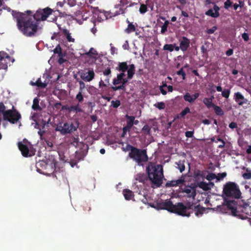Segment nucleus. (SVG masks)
<instances>
[{
    "label": "nucleus",
    "instance_id": "f257e3e1",
    "mask_svg": "<svg viewBox=\"0 0 251 251\" xmlns=\"http://www.w3.org/2000/svg\"><path fill=\"white\" fill-rule=\"evenodd\" d=\"M24 13H18L17 18V26L19 29L26 36H33L37 31L39 23L34 21L32 18L31 11Z\"/></svg>",
    "mask_w": 251,
    "mask_h": 251
},
{
    "label": "nucleus",
    "instance_id": "f03ea898",
    "mask_svg": "<svg viewBox=\"0 0 251 251\" xmlns=\"http://www.w3.org/2000/svg\"><path fill=\"white\" fill-rule=\"evenodd\" d=\"M146 171L152 183L157 187H160L162 183L163 177L162 166L150 162L146 168Z\"/></svg>",
    "mask_w": 251,
    "mask_h": 251
},
{
    "label": "nucleus",
    "instance_id": "7ed1b4c3",
    "mask_svg": "<svg viewBox=\"0 0 251 251\" xmlns=\"http://www.w3.org/2000/svg\"><path fill=\"white\" fill-rule=\"evenodd\" d=\"M127 149L130 150L128 153V156L139 165H142L143 163H146L148 161L149 158L146 150L139 149L130 145H127Z\"/></svg>",
    "mask_w": 251,
    "mask_h": 251
},
{
    "label": "nucleus",
    "instance_id": "20e7f679",
    "mask_svg": "<svg viewBox=\"0 0 251 251\" xmlns=\"http://www.w3.org/2000/svg\"><path fill=\"white\" fill-rule=\"evenodd\" d=\"M223 192V195L228 198L239 199L241 195L238 185L235 183L230 181L224 185Z\"/></svg>",
    "mask_w": 251,
    "mask_h": 251
},
{
    "label": "nucleus",
    "instance_id": "39448f33",
    "mask_svg": "<svg viewBox=\"0 0 251 251\" xmlns=\"http://www.w3.org/2000/svg\"><path fill=\"white\" fill-rule=\"evenodd\" d=\"M3 115V118L4 121H8L10 123L14 124L17 123L21 118L20 113L14 108V106L12 109H9L1 111Z\"/></svg>",
    "mask_w": 251,
    "mask_h": 251
},
{
    "label": "nucleus",
    "instance_id": "423d86ee",
    "mask_svg": "<svg viewBox=\"0 0 251 251\" xmlns=\"http://www.w3.org/2000/svg\"><path fill=\"white\" fill-rule=\"evenodd\" d=\"M52 10L49 7L44 8V9H39L36 13L32 16V18H34V21L38 23L40 21H45L47 18L51 15Z\"/></svg>",
    "mask_w": 251,
    "mask_h": 251
},
{
    "label": "nucleus",
    "instance_id": "0eeeda50",
    "mask_svg": "<svg viewBox=\"0 0 251 251\" xmlns=\"http://www.w3.org/2000/svg\"><path fill=\"white\" fill-rule=\"evenodd\" d=\"M224 203L226 204V205L228 210H231L232 215L238 217L241 219H243L246 218L245 216H241L240 214L237 213V211H238V206H237V202L235 201H229L227 199L224 198Z\"/></svg>",
    "mask_w": 251,
    "mask_h": 251
},
{
    "label": "nucleus",
    "instance_id": "6e6552de",
    "mask_svg": "<svg viewBox=\"0 0 251 251\" xmlns=\"http://www.w3.org/2000/svg\"><path fill=\"white\" fill-rule=\"evenodd\" d=\"M196 183H191L190 185H187L183 187L181 185L180 187V191L182 193L186 194V196L189 198L194 199L196 196Z\"/></svg>",
    "mask_w": 251,
    "mask_h": 251
},
{
    "label": "nucleus",
    "instance_id": "1a4fd4ad",
    "mask_svg": "<svg viewBox=\"0 0 251 251\" xmlns=\"http://www.w3.org/2000/svg\"><path fill=\"white\" fill-rule=\"evenodd\" d=\"M78 126H75L72 123H65L63 126H59L57 129L63 135L71 133L77 130Z\"/></svg>",
    "mask_w": 251,
    "mask_h": 251
},
{
    "label": "nucleus",
    "instance_id": "9d476101",
    "mask_svg": "<svg viewBox=\"0 0 251 251\" xmlns=\"http://www.w3.org/2000/svg\"><path fill=\"white\" fill-rule=\"evenodd\" d=\"M11 61L9 54L4 51H0V70H7L8 64Z\"/></svg>",
    "mask_w": 251,
    "mask_h": 251
},
{
    "label": "nucleus",
    "instance_id": "9b49d317",
    "mask_svg": "<svg viewBox=\"0 0 251 251\" xmlns=\"http://www.w3.org/2000/svg\"><path fill=\"white\" fill-rule=\"evenodd\" d=\"M175 208L173 209V212L182 216L189 217L190 212L186 211L185 205L182 202H178L175 205Z\"/></svg>",
    "mask_w": 251,
    "mask_h": 251
},
{
    "label": "nucleus",
    "instance_id": "f8f14e48",
    "mask_svg": "<svg viewBox=\"0 0 251 251\" xmlns=\"http://www.w3.org/2000/svg\"><path fill=\"white\" fill-rule=\"evenodd\" d=\"M237 209V213L241 216H245L246 218L244 219L247 218V216L250 215L251 214V206L247 203H245L242 206L238 205Z\"/></svg>",
    "mask_w": 251,
    "mask_h": 251
},
{
    "label": "nucleus",
    "instance_id": "ddd939ff",
    "mask_svg": "<svg viewBox=\"0 0 251 251\" xmlns=\"http://www.w3.org/2000/svg\"><path fill=\"white\" fill-rule=\"evenodd\" d=\"M18 148L20 151H21L22 154L23 156L27 157L28 156H31L34 154V153L29 151V148L27 145L21 142L18 143Z\"/></svg>",
    "mask_w": 251,
    "mask_h": 251
},
{
    "label": "nucleus",
    "instance_id": "4468645a",
    "mask_svg": "<svg viewBox=\"0 0 251 251\" xmlns=\"http://www.w3.org/2000/svg\"><path fill=\"white\" fill-rule=\"evenodd\" d=\"M185 177L186 175H182L180 178L177 180L168 181L166 183V186L167 187H171L179 186V187H180L181 185L184 184V182H185Z\"/></svg>",
    "mask_w": 251,
    "mask_h": 251
},
{
    "label": "nucleus",
    "instance_id": "2eb2a0df",
    "mask_svg": "<svg viewBox=\"0 0 251 251\" xmlns=\"http://www.w3.org/2000/svg\"><path fill=\"white\" fill-rule=\"evenodd\" d=\"M175 205L170 200H166L159 203V206L161 209L167 210L172 213L173 212V209L175 208Z\"/></svg>",
    "mask_w": 251,
    "mask_h": 251
},
{
    "label": "nucleus",
    "instance_id": "dca6fc26",
    "mask_svg": "<svg viewBox=\"0 0 251 251\" xmlns=\"http://www.w3.org/2000/svg\"><path fill=\"white\" fill-rule=\"evenodd\" d=\"M80 144L82 145V147L84 150L81 151H77L75 152V158L77 160V161H80L83 159L89 149V147L87 144H84L83 143H80Z\"/></svg>",
    "mask_w": 251,
    "mask_h": 251
},
{
    "label": "nucleus",
    "instance_id": "f3484780",
    "mask_svg": "<svg viewBox=\"0 0 251 251\" xmlns=\"http://www.w3.org/2000/svg\"><path fill=\"white\" fill-rule=\"evenodd\" d=\"M95 73L93 70L88 69V72L81 73L80 77L85 81H91L95 77Z\"/></svg>",
    "mask_w": 251,
    "mask_h": 251
},
{
    "label": "nucleus",
    "instance_id": "a211bd4d",
    "mask_svg": "<svg viewBox=\"0 0 251 251\" xmlns=\"http://www.w3.org/2000/svg\"><path fill=\"white\" fill-rule=\"evenodd\" d=\"M234 99L239 105L242 106L245 103H247L248 100L245 98L244 96L240 92H237L234 94Z\"/></svg>",
    "mask_w": 251,
    "mask_h": 251
},
{
    "label": "nucleus",
    "instance_id": "6ab92c4d",
    "mask_svg": "<svg viewBox=\"0 0 251 251\" xmlns=\"http://www.w3.org/2000/svg\"><path fill=\"white\" fill-rule=\"evenodd\" d=\"M219 7L216 4H215L213 6V10L212 9L208 10L205 12V15L207 16H211L213 18H217L220 16V13L219 12Z\"/></svg>",
    "mask_w": 251,
    "mask_h": 251
},
{
    "label": "nucleus",
    "instance_id": "aec40b11",
    "mask_svg": "<svg viewBox=\"0 0 251 251\" xmlns=\"http://www.w3.org/2000/svg\"><path fill=\"white\" fill-rule=\"evenodd\" d=\"M190 40L186 37H182V40L180 42V48L183 51H186L190 46Z\"/></svg>",
    "mask_w": 251,
    "mask_h": 251
},
{
    "label": "nucleus",
    "instance_id": "412c9836",
    "mask_svg": "<svg viewBox=\"0 0 251 251\" xmlns=\"http://www.w3.org/2000/svg\"><path fill=\"white\" fill-rule=\"evenodd\" d=\"M193 177L195 180L198 182L201 180H203L205 178V175L203 171L197 170L195 171Z\"/></svg>",
    "mask_w": 251,
    "mask_h": 251
},
{
    "label": "nucleus",
    "instance_id": "4be33fe9",
    "mask_svg": "<svg viewBox=\"0 0 251 251\" xmlns=\"http://www.w3.org/2000/svg\"><path fill=\"white\" fill-rule=\"evenodd\" d=\"M209 184L214 185L213 183L210 182L209 184L207 183L206 182L203 181V180L200 182H198L197 184H196V188L199 187V188L202 189L204 191H208L211 189L209 187Z\"/></svg>",
    "mask_w": 251,
    "mask_h": 251
},
{
    "label": "nucleus",
    "instance_id": "5701e85b",
    "mask_svg": "<svg viewBox=\"0 0 251 251\" xmlns=\"http://www.w3.org/2000/svg\"><path fill=\"white\" fill-rule=\"evenodd\" d=\"M123 194L126 200H130L134 197L133 192L128 189H124Z\"/></svg>",
    "mask_w": 251,
    "mask_h": 251
},
{
    "label": "nucleus",
    "instance_id": "b1692460",
    "mask_svg": "<svg viewBox=\"0 0 251 251\" xmlns=\"http://www.w3.org/2000/svg\"><path fill=\"white\" fill-rule=\"evenodd\" d=\"M125 117L126 119V125L125 126L131 129L133 126V120L135 119V117L126 115Z\"/></svg>",
    "mask_w": 251,
    "mask_h": 251
},
{
    "label": "nucleus",
    "instance_id": "393cba45",
    "mask_svg": "<svg viewBox=\"0 0 251 251\" xmlns=\"http://www.w3.org/2000/svg\"><path fill=\"white\" fill-rule=\"evenodd\" d=\"M213 99L214 97L213 96H212L210 98H204L203 102L208 108L213 107V105H215V104H214L212 102Z\"/></svg>",
    "mask_w": 251,
    "mask_h": 251
},
{
    "label": "nucleus",
    "instance_id": "a878e982",
    "mask_svg": "<svg viewBox=\"0 0 251 251\" xmlns=\"http://www.w3.org/2000/svg\"><path fill=\"white\" fill-rule=\"evenodd\" d=\"M135 179L137 180H138L140 182H142L143 183H145L146 181H147L148 180L149 177L148 176H147L145 174H138L135 177Z\"/></svg>",
    "mask_w": 251,
    "mask_h": 251
},
{
    "label": "nucleus",
    "instance_id": "bb28decb",
    "mask_svg": "<svg viewBox=\"0 0 251 251\" xmlns=\"http://www.w3.org/2000/svg\"><path fill=\"white\" fill-rule=\"evenodd\" d=\"M206 209L205 208L200 206V205L196 206L194 208L195 215L198 217L201 216L203 214Z\"/></svg>",
    "mask_w": 251,
    "mask_h": 251
},
{
    "label": "nucleus",
    "instance_id": "cd10ccee",
    "mask_svg": "<svg viewBox=\"0 0 251 251\" xmlns=\"http://www.w3.org/2000/svg\"><path fill=\"white\" fill-rule=\"evenodd\" d=\"M69 109L70 113L75 112V113H77L78 112H82L83 111L79 103H77L75 105L70 106Z\"/></svg>",
    "mask_w": 251,
    "mask_h": 251
},
{
    "label": "nucleus",
    "instance_id": "c85d7f7f",
    "mask_svg": "<svg viewBox=\"0 0 251 251\" xmlns=\"http://www.w3.org/2000/svg\"><path fill=\"white\" fill-rule=\"evenodd\" d=\"M128 80L127 79H124L123 80L121 83H122V85L118 86H112L111 88L114 91H117L118 90H126V85L127 83Z\"/></svg>",
    "mask_w": 251,
    "mask_h": 251
},
{
    "label": "nucleus",
    "instance_id": "c756f323",
    "mask_svg": "<svg viewBox=\"0 0 251 251\" xmlns=\"http://www.w3.org/2000/svg\"><path fill=\"white\" fill-rule=\"evenodd\" d=\"M125 76V74L124 73H120L117 75V78H114L113 81V83L114 85L119 84L123 81V77Z\"/></svg>",
    "mask_w": 251,
    "mask_h": 251
},
{
    "label": "nucleus",
    "instance_id": "7c9ffc66",
    "mask_svg": "<svg viewBox=\"0 0 251 251\" xmlns=\"http://www.w3.org/2000/svg\"><path fill=\"white\" fill-rule=\"evenodd\" d=\"M30 84L32 86H37L38 87L43 88H44L47 86V84L42 82L40 78H39L35 82L30 81Z\"/></svg>",
    "mask_w": 251,
    "mask_h": 251
},
{
    "label": "nucleus",
    "instance_id": "2f4dec72",
    "mask_svg": "<svg viewBox=\"0 0 251 251\" xmlns=\"http://www.w3.org/2000/svg\"><path fill=\"white\" fill-rule=\"evenodd\" d=\"M135 66L134 64L129 65V69H127V78L128 79H131L135 73Z\"/></svg>",
    "mask_w": 251,
    "mask_h": 251
},
{
    "label": "nucleus",
    "instance_id": "473e14b6",
    "mask_svg": "<svg viewBox=\"0 0 251 251\" xmlns=\"http://www.w3.org/2000/svg\"><path fill=\"white\" fill-rule=\"evenodd\" d=\"M213 108L215 114L219 116H222L224 115V112L223 110V109L221 108V107L215 104L213 105Z\"/></svg>",
    "mask_w": 251,
    "mask_h": 251
},
{
    "label": "nucleus",
    "instance_id": "72a5a7b5",
    "mask_svg": "<svg viewBox=\"0 0 251 251\" xmlns=\"http://www.w3.org/2000/svg\"><path fill=\"white\" fill-rule=\"evenodd\" d=\"M63 33L66 36V39L68 42L73 43L75 42V39L72 37L71 33L69 32L68 30L67 29H63Z\"/></svg>",
    "mask_w": 251,
    "mask_h": 251
},
{
    "label": "nucleus",
    "instance_id": "f704fd0d",
    "mask_svg": "<svg viewBox=\"0 0 251 251\" xmlns=\"http://www.w3.org/2000/svg\"><path fill=\"white\" fill-rule=\"evenodd\" d=\"M127 23L128 25L127 27L125 30V31L127 33H130L135 31L136 29L135 25L132 23H129L128 21H127Z\"/></svg>",
    "mask_w": 251,
    "mask_h": 251
},
{
    "label": "nucleus",
    "instance_id": "c9c22d12",
    "mask_svg": "<svg viewBox=\"0 0 251 251\" xmlns=\"http://www.w3.org/2000/svg\"><path fill=\"white\" fill-rule=\"evenodd\" d=\"M216 209L217 211H220L222 213H226L228 210L226 205L224 202L222 205H218Z\"/></svg>",
    "mask_w": 251,
    "mask_h": 251
},
{
    "label": "nucleus",
    "instance_id": "e433bc0d",
    "mask_svg": "<svg viewBox=\"0 0 251 251\" xmlns=\"http://www.w3.org/2000/svg\"><path fill=\"white\" fill-rule=\"evenodd\" d=\"M128 69V66L126 62H124L119 63V71H122L124 73Z\"/></svg>",
    "mask_w": 251,
    "mask_h": 251
},
{
    "label": "nucleus",
    "instance_id": "4c0bfd02",
    "mask_svg": "<svg viewBox=\"0 0 251 251\" xmlns=\"http://www.w3.org/2000/svg\"><path fill=\"white\" fill-rule=\"evenodd\" d=\"M210 43L208 41H205L204 43V45H202L201 48V50L202 53H207L208 48H209V46Z\"/></svg>",
    "mask_w": 251,
    "mask_h": 251
},
{
    "label": "nucleus",
    "instance_id": "58836bf2",
    "mask_svg": "<svg viewBox=\"0 0 251 251\" xmlns=\"http://www.w3.org/2000/svg\"><path fill=\"white\" fill-rule=\"evenodd\" d=\"M32 108L34 110H39L41 109L39 105V100L37 98L34 99Z\"/></svg>",
    "mask_w": 251,
    "mask_h": 251
},
{
    "label": "nucleus",
    "instance_id": "ea45409f",
    "mask_svg": "<svg viewBox=\"0 0 251 251\" xmlns=\"http://www.w3.org/2000/svg\"><path fill=\"white\" fill-rule=\"evenodd\" d=\"M151 127L148 125H145L143 128H142V132L146 135H150L151 134Z\"/></svg>",
    "mask_w": 251,
    "mask_h": 251
},
{
    "label": "nucleus",
    "instance_id": "a19ab883",
    "mask_svg": "<svg viewBox=\"0 0 251 251\" xmlns=\"http://www.w3.org/2000/svg\"><path fill=\"white\" fill-rule=\"evenodd\" d=\"M183 99L185 101L189 102V103H193L191 95L188 92L186 93L183 95Z\"/></svg>",
    "mask_w": 251,
    "mask_h": 251
},
{
    "label": "nucleus",
    "instance_id": "79ce46f5",
    "mask_svg": "<svg viewBox=\"0 0 251 251\" xmlns=\"http://www.w3.org/2000/svg\"><path fill=\"white\" fill-rule=\"evenodd\" d=\"M190 112V109L188 107H185L177 116V118H179V116L180 117H184L187 114Z\"/></svg>",
    "mask_w": 251,
    "mask_h": 251
},
{
    "label": "nucleus",
    "instance_id": "37998d69",
    "mask_svg": "<svg viewBox=\"0 0 251 251\" xmlns=\"http://www.w3.org/2000/svg\"><path fill=\"white\" fill-rule=\"evenodd\" d=\"M230 94V89H224V90H223L222 92V96L226 99H228L229 98Z\"/></svg>",
    "mask_w": 251,
    "mask_h": 251
},
{
    "label": "nucleus",
    "instance_id": "c03bdc74",
    "mask_svg": "<svg viewBox=\"0 0 251 251\" xmlns=\"http://www.w3.org/2000/svg\"><path fill=\"white\" fill-rule=\"evenodd\" d=\"M175 45L173 44H165L163 47V50L172 52L174 50Z\"/></svg>",
    "mask_w": 251,
    "mask_h": 251
},
{
    "label": "nucleus",
    "instance_id": "a18cd8bd",
    "mask_svg": "<svg viewBox=\"0 0 251 251\" xmlns=\"http://www.w3.org/2000/svg\"><path fill=\"white\" fill-rule=\"evenodd\" d=\"M148 11V7L147 4H141L139 8V12L141 14H144Z\"/></svg>",
    "mask_w": 251,
    "mask_h": 251
},
{
    "label": "nucleus",
    "instance_id": "49530a36",
    "mask_svg": "<svg viewBox=\"0 0 251 251\" xmlns=\"http://www.w3.org/2000/svg\"><path fill=\"white\" fill-rule=\"evenodd\" d=\"M54 53H57L58 56H62V49L59 44L57 45L56 48L53 50Z\"/></svg>",
    "mask_w": 251,
    "mask_h": 251
},
{
    "label": "nucleus",
    "instance_id": "de8ad7c7",
    "mask_svg": "<svg viewBox=\"0 0 251 251\" xmlns=\"http://www.w3.org/2000/svg\"><path fill=\"white\" fill-rule=\"evenodd\" d=\"M169 24V22L168 21H166L163 25L161 26V33H164L167 30V27Z\"/></svg>",
    "mask_w": 251,
    "mask_h": 251
},
{
    "label": "nucleus",
    "instance_id": "09e8293b",
    "mask_svg": "<svg viewBox=\"0 0 251 251\" xmlns=\"http://www.w3.org/2000/svg\"><path fill=\"white\" fill-rule=\"evenodd\" d=\"M76 99L78 101V103L82 102L83 101L84 98L82 94V92H79L76 96Z\"/></svg>",
    "mask_w": 251,
    "mask_h": 251
},
{
    "label": "nucleus",
    "instance_id": "8fccbe9b",
    "mask_svg": "<svg viewBox=\"0 0 251 251\" xmlns=\"http://www.w3.org/2000/svg\"><path fill=\"white\" fill-rule=\"evenodd\" d=\"M154 105L160 110L164 109L165 108V104L163 102H158Z\"/></svg>",
    "mask_w": 251,
    "mask_h": 251
},
{
    "label": "nucleus",
    "instance_id": "3c124183",
    "mask_svg": "<svg viewBox=\"0 0 251 251\" xmlns=\"http://www.w3.org/2000/svg\"><path fill=\"white\" fill-rule=\"evenodd\" d=\"M176 74L178 75H181L183 80H184L186 78V74L183 70V67H182L179 71H177Z\"/></svg>",
    "mask_w": 251,
    "mask_h": 251
},
{
    "label": "nucleus",
    "instance_id": "603ef678",
    "mask_svg": "<svg viewBox=\"0 0 251 251\" xmlns=\"http://www.w3.org/2000/svg\"><path fill=\"white\" fill-rule=\"evenodd\" d=\"M205 178L207 180L211 181L215 178L217 179V176L214 173H209L206 176Z\"/></svg>",
    "mask_w": 251,
    "mask_h": 251
},
{
    "label": "nucleus",
    "instance_id": "864d4df0",
    "mask_svg": "<svg viewBox=\"0 0 251 251\" xmlns=\"http://www.w3.org/2000/svg\"><path fill=\"white\" fill-rule=\"evenodd\" d=\"M177 164V168L179 170L180 172L182 173L183 171H184L185 169V166L183 162L179 161Z\"/></svg>",
    "mask_w": 251,
    "mask_h": 251
},
{
    "label": "nucleus",
    "instance_id": "5fc2aeb1",
    "mask_svg": "<svg viewBox=\"0 0 251 251\" xmlns=\"http://www.w3.org/2000/svg\"><path fill=\"white\" fill-rule=\"evenodd\" d=\"M111 103V106L115 108H118L121 105V102L119 100H112Z\"/></svg>",
    "mask_w": 251,
    "mask_h": 251
},
{
    "label": "nucleus",
    "instance_id": "6e6d98bb",
    "mask_svg": "<svg viewBox=\"0 0 251 251\" xmlns=\"http://www.w3.org/2000/svg\"><path fill=\"white\" fill-rule=\"evenodd\" d=\"M111 71L110 67H107L103 71V74L105 76H111Z\"/></svg>",
    "mask_w": 251,
    "mask_h": 251
},
{
    "label": "nucleus",
    "instance_id": "4d7b16f0",
    "mask_svg": "<svg viewBox=\"0 0 251 251\" xmlns=\"http://www.w3.org/2000/svg\"><path fill=\"white\" fill-rule=\"evenodd\" d=\"M226 172L222 173H219L217 176V180L218 181L221 180L222 179L224 178L226 176Z\"/></svg>",
    "mask_w": 251,
    "mask_h": 251
},
{
    "label": "nucleus",
    "instance_id": "13d9d810",
    "mask_svg": "<svg viewBox=\"0 0 251 251\" xmlns=\"http://www.w3.org/2000/svg\"><path fill=\"white\" fill-rule=\"evenodd\" d=\"M247 172H248V169H247ZM243 177L245 179H251V172L244 173Z\"/></svg>",
    "mask_w": 251,
    "mask_h": 251
},
{
    "label": "nucleus",
    "instance_id": "bf43d9fd",
    "mask_svg": "<svg viewBox=\"0 0 251 251\" xmlns=\"http://www.w3.org/2000/svg\"><path fill=\"white\" fill-rule=\"evenodd\" d=\"M82 206L84 213H86V211L89 212L91 210V207L88 203H84Z\"/></svg>",
    "mask_w": 251,
    "mask_h": 251
},
{
    "label": "nucleus",
    "instance_id": "052dcab7",
    "mask_svg": "<svg viewBox=\"0 0 251 251\" xmlns=\"http://www.w3.org/2000/svg\"><path fill=\"white\" fill-rule=\"evenodd\" d=\"M57 163H58V162L57 161V160L56 159H55L54 158H53L51 162H50V166L51 167V168L54 169V170L56 169V167H57Z\"/></svg>",
    "mask_w": 251,
    "mask_h": 251
},
{
    "label": "nucleus",
    "instance_id": "680f3d73",
    "mask_svg": "<svg viewBox=\"0 0 251 251\" xmlns=\"http://www.w3.org/2000/svg\"><path fill=\"white\" fill-rule=\"evenodd\" d=\"M217 29L216 26H213L211 28L208 29L206 31L207 33L208 34H211L214 33V32Z\"/></svg>",
    "mask_w": 251,
    "mask_h": 251
},
{
    "label": "nucleus",
    "instance_id": "e2e57ef3",
    "mask_svg": "<svg viewBox=\"0 0 251 251\" xmlns=\"http://www.w3.org/2000/svg\"><path fill=\"white\" fill-rule=\"evenodd\" d=\"M167 86V85L166 83L163 84V85L162 86H160L159 89L161 91V93L163 95H165L167 94V91L166 90H165L164 89V87H166Z\"/></svg>",
    "mask_w": 251,
    "mask_h": 251
},
{
    "label": "nucleus",
    "instance_id": "0e129e2a",
    "mask_svg": "<svg viewBox=\"0 0 251 251\" xmlns=\"http://www.w3.org/2000/svg\"><path fill=\"white\" fill-rule=\"evenodd\" d=\"M232 5V2L230 0H226L224 3V7L226 9H228Z\"/></svg>",
    "mask_w": 251,
    "mask_h": 251
},
{
    "label": "nucleus",
    "instance_id": "69168bd1",
    "mask_svg": "<svg viewBox=\"0 0 251 251\" xmlns=\"http://www.w3.org/2000/svg\"><path fill=\"white\" fill-rule=\"evenodd\" d=\"M79 92H82L83 89L85 87V83L81 80L79 81Z\"/></svg>",
    "mask_w": 251,
    "mask_h": 251
},
{
    "label": "nucleus",
    "instance_id": "338daca9",
    "mask_svg": "<svg viewBox=\"0 0 251 251\" xmlns=\"http://www.w3.org/2000/svg\"><path fill=\"white\" fill-rule=\"evenodd\" d=\"M194 131H187L185 133L186 137L187 138H191L193 136Z\"/></svg>",
    "mask_w": 251,
    "mask_h": 251
},
{
    "label": "nucleus",
    "instance_id": "774afa93",
    "mask_svg": "<svg viewBox=\"0 0 251 251\" xmlns=\"http://www.w3.org/2000/svg\"><path fill=\"white\" fill-rule=\"evenodd\" d=\"M242 37L244 39V40L246 42H247L249 40V35L247 33H244L242 34Z\"/></svg>",
    "mask_w": 251,
    "mask_h": 251
}]
</instances>
